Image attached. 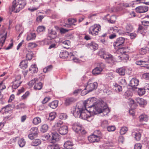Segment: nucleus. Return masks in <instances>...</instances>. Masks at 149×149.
<instances>
[{
	"mask_svg": "<svg viewBox=\"0 0 149 149\" xmlns=\"http://www.w3.org/2000/svg\"><path fill=\"white\" fill-rule=\"evenodd\" d=\"M67 117V115L65 113H61L59 116V118L61 120H65Z\"/></svg>",
	"mask_w": 149,
	"mask_h": 149,
	"instance_id": "obj_53",
	"label": "nucleus"
},
{
	"mask_svg": "<svg viewBox=\"0 0 149 149\" xmlns=\"http://www.w3.org/2000/svg\"><path fill=\"white\" fill-rule=\"evenodd\" d=\"M29 70L31 73H35L38 72V68L36 65H32L29 68Z\"/></svg>",
	"mask_w": 149,
	"mask_h": 149,
	"instance_id": "obj_27",
	"label": "nucleus"
},
{
	"mask_svg": "<svg viewBox=\"0 0 149 149\" xmlns=\"http://www.w3.org/2000/svg\"><path fill=\"white\" fill-rule=\"evenodd\" d=\"M68 20L69 24V25H67V27L68 28H71L72 26L76 25V24H75V23L77 22V20L76 19L72 18H69Z\"/></svg>",
	"mask_w": 149,
	"mask_h": 149,
	"instance_id": "obj_19",
	"label": "nucleus"
},
{
	"mask_svg": "<svg viewBox=\"0 0 149 149\" xmlns=\"http://www.w3.org/2000/svg\"><path fill=\"white\" fill-rule=\"evenodd\" d=\"M138 89V93L139 96L144 95L145 93V89L144 88H137Z\"/></svg>",
	"mask_w": 149,
	"mask_h": 149,
	"instance_id": "obj_42",
	"label": "nucleus"
},
{
	"mask_svg": "<svg viewBox=\"0 0 149 149\" xmlns=\"http://www.w3.org/2000/svg\"><path fill=\"white\" fill-rule=\"evenodd\" d=\"M128 128L127 127H122L120 130V133L121 135L125 134Z\"/></svg>",
	"mask_w": 149,
	"mask_h": 149,
	"instance_id": "obj_47",
	"label": "nucleus"
},
{
	"mask_svg": "<svg viewBox=\"0 0 149 149\" xmlns=\"http://www.w3.org/2000/svg\"><path fill=\"white\" fill-rule=\"evenodd\" d=\"M28 62L27 60H24L22 61L20 63L19 66L23 69H25L28 67Z\"/></svg>",
	"mask_w": 149,
	"mask_h": 149,
	"instance_id": "obj_20",
	"label": "nucleus"
},
{
	"mask_svg": "<svg viewBox=\"0 0 149 149\" xmlns=\"http://www.w3.org/2000/svg\"><path fill=\"white\" fill-rule=\"evenodd\" d=\"M142 147L141 144L140 143H137L135 145L134 149H141Z\"/></svg>",
	"mask_w": 149,
	"mask_h": 149,
	"instance_id": "obj_62",
	"label": "nucleus"
},
{
	"mask_svg": "<svg viewBox=\"0 0 149 149\" xmlns=\"http://www.w3.org/2000/svg\"><path fill=\"white\" fill-rule=\"evenodd\" d=\"M148 48L147 47L142 48L140 50L141 54H144L147 53L148 51Z\"/></svg>",
	"mask_w": 149,
	"mask_h": 149,
	"instance_id": "obj_48",
	"label": "nucleus"
},
{
	"mask_svg": "<svg viewBox=\"0 0 149 149\" xmlns=\"http://www.w3.org/2000/svg\"><path fill=\"white\" fill-rule=\"evenodd\" d=\"M101 30L100 26L99 24H95L94 25V33L95 35L98 34V31Z\"/></svg>",
	"mask_w": 149,
	"mask_h": 149,
	"instance_id": "obj_26",
	"label": "nucleus"
},
{
	"mask_svg": "<svg viewBox=\"0 0 149 149\" xmlns=\"http://www.w3.org/2000/svg\"><path fill=\"white\" fill-rule=\"evenodd\" d=\"M37 45L35 42H31L28 44V46L30 48H33L36 47Z\"/></svg>",
	"mask_w": 149,
	"mask_h": 149,
	"instance_id": "obj_55",
	"label": "nucleus"
},
{
	"mask_svg": "<svg viewBox=\"0 0 149 149\" xmlns=\"http://www.w3.org/2000/svg\"><path fill=\"white\" fill-rule=\"evenodd\" d=\"M10 9L12 12L17 13L19 12L22 9L19 5L18 4L17 1L15 0L13 2L12 6L10 8Z\"/></svg>",
	"mask_w": 149,
	"mask_h": 149,
	"instance_id": "obj_7",
	"label": "nucleus"
},
{
	"mask_svg": "<svg viewBox=\"0 0 149 149\" xmlns=\"http://www.w3.org/2000/svg\"><path fill=\"white\" fill-rule=\"evenodd\" d=\"M94 108L95 111L94 113V114H95L102 113L103 116H104L107 115L110 111L106 103L102 100H98L94 97Z\"/></svg>",
	"mask_w": 149,
	"mask_h": 149,
	"instance_id": "obj_2",
	"label": "nucleus"
},
{
	"mask_svg": "<svg viewBox=\"0 0 149 149\" xmlns=\"http://www.w3.org/2000/svg\"><path fill=\"white\" fill-rule=\"evenodd\" d=\"M149 119L148 116L145 114H142L139 117V120L141 122H147Z\"/></svg>",
	"mask_w": 149,
	"mask_h": 149,
	"instance_id": "obj_16",
	"label": "nucleus"
},
{
	"mask_svg": "<svg viewBox=\"0 0 149 149\" xmlns=\"http://www.w3.org/2000/svg\"><path fill=\"white\" fill-rule=\"evenodd\" d=\"M93 83H90V81H88L86 87L81 92V95L84 96L88 93L92 91L93 90Z\"/></svg>",
	"mask_w": 149,
	"mask_h": 149,
	"instance_id": "obj_8",
	"label": "nucleus"
},
{
	"mask_svg": "<svg viewBox=\"0 0 149 149\" xmlns=\"http://www.w3.org/2000/svg\"><path fill=\"white\" fill-rule=\"evenodd\" d=\"M125 39L124 38L120 37L118 38L114 43V47L123 46L124 45Z\"/></svg>",
	"mask_w": 149,
	"mask_h": 149,
	"instance_id": "obj_11",
	"label": "nucleus"
},
{
	"mask_svg": "<svg viewBox=\"0 0 149 149\" xmlns=\"http://www.w3.org/2000/svg\"><path fill=\"white\" fill-rule=\"evenodd\" d=\"M58 131L60 134L64 135L68 133V127L66 126H63L61 127L58 131Z\"/></svg>",
	"mask_w": 149,
	"mask_h": 149,
	"instance_id": "obj_14",
	"label": "nucleus"
},
{
	"mask_svg": "<svg viewBox=\"0 0 149 149\" xmlns=\"http://www.w3.org/2000/svg\"><path fill=\"white\" fill-rule=\"evenodd\" d=\"M125 55L124 54H122L119 56H118V59H119L120 60H121L124 59H125L126 60L128 59V58L127 56H125Z\"/></svg>",
	"mask_w": 149,
	"mask_h": 149,
	"instance_id": "obj_54",
	"label": "nucleus"
},
{
	"mask_svg": "<svg viewBox=\"0 0 149 149\" xmlns=\"http://www.w3.org/2000/svg\"><path fill=\"white\" fill-rule=\"evenodd\" d=\"M125 69L123 68H121L116 70V72L120 75H124L125 74Z\"/></svg>",
	"mask_w": 149,
	"mask_h": 149,
	"instance_id": "obj_34",
	"label": "nucleus"
},
{
	"mask_svg": "<svg viewBox=\"0 0 149 149\" xmlns=\"http://www.w3.org/2000/svg\"><path fill=\"white\" fill-rule=\"evenodd\" d=\"M142 131L141 130H139L137 132L135 133V138L137 141H139L140 140L141 137V133Z\"/></svg>",
	"mask_w": 149,
	"mask_h": 149,
	"instance_id": "obj_31",
	"label": "nucleus"
},
{
	"mask_svg": "<svg viewBox=\"0 0 149 149\" xmlns=\"http://www.w3.org/2000/svg\"><path fill=\"white\" fill-rule=\"evenodd\" d=\"M97 54L101 58H102L105 60L110 62L113 60V56L110 54L106 52L101 50L97 53Z\"/></svg>",
	"mask_w": 149,
	"mask_h": 149,
	"instance_id": "obj_3",
	"label": "nucleus"
},
{
	"mask_svg": "<svg viewBox=\"0 0 149 149\" xmlns=\"http://www.w3.org/2000/svg\"><path fill=\"white\" fill-rule=\"evenodd\" d=\"M147 63L146 61L142 60L137 61L135 62L136 64L139 65L141 67H145V65H147Z\"/></svg>",
	"mask_w": 149,
	"mask_h": 149,
	"instance_id": "obj_28",
	"label": "nucleus"
},
{
	"mask_svg": "<svg viewBox=\"0 0 149 149\" xmlns=\"http://www.w3.org/2000/svg\"><path fill=\"white\" fill-rule=\"evenodd\" d=\"M116 19V17L115 15H112L111 17L109 20H108V22L111 23L113 24L115 22Z\"/></svg>",
	"mask_w": 149,
	"mask_h": 149,
	"instance_id": "obj_52",
	"label": "nucleus"
},
{
	"mask_svg": "<svg viewBox=\"0 0 149 149\" xmlns=\"http://www.w3.org/2000/svg\"><path fill=\"white\" fill-rule=\"evenodd\" d=\"M45 29V27L42 26H39L37 29V31L38 32H41L44 31Z\"/></svg>",
	"mask_w": 149,
	"mask_h": 149,
	"instance_id": "obj_50",
	"label": "nucleus"
},
{
	"mask_svg": "<svg viewBox=\"0 0 149 149\" xmlns=\"http://www.w3.org/2000/svg\"><path fill=\"white\" fill-rule=\"evenodd\" d=\"M21 79V76L20 75H18L16 77L14 81L13 82L12 86L13 88L16 89L22 83V81H20Z\"/></svg>",
	"mask_w": 149,
	"mask_h": 149,
	"instance_id": "obj_10",
	"label": "nucleus"
},
{
	"mask_svg": "<svg viewBox=\"0 0 149 149\" xmlns=\"http://www.w3.org/2000/svg\"><path fill=\"white\" fill-rule=\"evenodd\" d=\"M58 102L56 100L52 102L51 103H49V106L52 108L53 109H55L58 106Z\"/></svg>",
	"mask_w": 149,
	"mask_h": 149,
	"instance_id": "obj_35",
	"label": "nucleus"
},
{
	"mask_svg": "<svg viewBox=\"0 0 149 149\" xmlns=\"http://www.w3.org/2000/svg\"><path fill=\"white\" fill-rule=\"evenodd\" d=\"M143 76L144 78L147 80H149V73L144 74Z\"/></svg>",
	"mask_w": 149,
	"mask_h": 149,
	"instance_id": "obj_64",
	"label": "nucleus"
},
{
	"mask_svg": "<svg viewBox=\"0 0 149 149\" xmlns=\"http://www.w3.org/2000/svg\"><path fill=\"white\" fill-rule=\"evenodd\" d=\"M38 80V79L34 78V79H32L29 82V85L30 86H32L34 84L35 85Z\"/></svg>",
	"mask_w": 149,
	"mask_h": 149,
	"instance_id": "obj_49",
	"label": "nucleus"
},
{
	"mask_svg": "<svg viewBox=\"0 0 149 149\" xmlns=\"http://www.w3.org/2000/svg\"><path fill=\"white\" fill-rule=\"evenodd\" d=\"M142 24L146 26H149V22L146 21H143L141 22Z\"/></svg>",
	"mask_w": 149,
	"mask_h": 149,
	"instance_id": "obj_63",
	"label": "nucleus"
},
{
	"mask_svg": "<svg viewBox=\"0 0 149 149\" xmlns=\"http://www.w3.org/2000/svg\"><path fill=\"white\" fill-rule=\"evenodd\" d=\"M6 29H2L0 33L1 36L0 38V49H1L6 38L7 32L6 31Z\"/></svg>",
	"mask_w": 149,
	"mask_h": 149,
	"instance_id": "obj_6",
	"label": "nucleus"
},
{
	"mask_svg": "<svg viewBox=\"0 0 149 149\" xmlns=\"http://www.w3.org/2000/svg\"><path fill=\"white\" fill-rule=\"evenodd\" d=\"M52 68V65H49L43 68V72L45 73H47L51 71Z\"/></svg>",
	"mask_w": 149,
	"mask_h": 149,
	"instance_id": "obj_44",
	"label": "nucleus"
},
{
	"mask_svg": "<svg viewBox=\"0 0 149 149\" xmlns=\"http://www.w3.org/2000/svg\"><path fill=\"white\" fill-rule=\"evenodd\" d=\"M69 55L68 52L66 51H63L61 52L59 54L60 57L63 58H66Z\"/></svg>",
	"mask_w": 149,
	"mask_h": 149,
	"instance_id": "obj_30",
	"label": "nucleus"
},
{
	"mask_svg": "<svg viewBox=\"0 0 149 149\" xmlns=\"http://www.w3.org/2000/svg\"><path fill=\"white\" fill-rule=\"evenodd\" d=\"M63 124V122L61 120L58 121L52 127V130L55 131H58L61 125Z\"/></svg>",
	"mask_w": 149,
	"mask_h": 149,
	"instance_id": "obj_15",
	"label": "nucleus"
},
{
	"mask_svg": "<svg viewBox=\"0 0 149 149\" xmlns=\"http://www.w3.org/2000/svg\"><path fill=\"white\" fill-rule=\"evenodd\" d=\"M41 122L40 118L37 117L34 118L33 120V123L35 125H37Z\"/></svg>",
	"mask_w": 149,
	"mask_h": 149,
	"instance_id": "obj_39",
	"label": "nucleus"
},
{
	"mask_svg": "<svg viewBox=\"0 0 149 149\" xmlns=\"http://www.w3.org/2000/svg\"><path fill=\"white\" fill-rule=\"evenodd\" d=\"M74 101L75 100L72 97L68 98L66 99L65 104L66 105H68Z\"/></svg>",
	"mask_w": 149,
	"mask_h": 149,
	"instance_id": "obj_36",
	"label": "nucleus"
},
{
	"mask_svg": "<svg viewBox=\"0 0 149 149\" xmlns=\"http://www.w3.org/2000/svg\"><path fill=\"white\" fill-rule=\"evenodd\" d=\"M30 131L31 133L34 134L35 135H37L38 132V130L37 127H32Z\"/></svg>",
	"mask_w": 149,
	"mask_h": 149,
	"instance_id": "obj_46",
	"label": "nucleus"
},
{
	"mask_svg": "<svg viewBox=\"0 0 149 149\" xmlns=\"http://www.w3.org/2000/svg\"><path fill=\"white\" fill-rule=\"evenodd\" d=\"M96 67L94 69V75H97L101 73L103 69L105 67V64L102 63L96 64Z\"/></svg>",
	"mask_w": 149,
	"mask_h": 149,
	"instance_id": "obj_5",
	"label": "nucleus"
},
{
	"mask_svg": "<svg viewBox=\"0 0 149 149\" xmlns=\"http://www.w3.org/2000/svg\"><path fill=\"white\" fill-rule=\"evenodd\" d=\"M29 94V92L27 91H26L25 94L21 97V99L22 100H24L26 99L28 97Z\"/></svg>",
	"mask_w": 149,
	"mask_h": 149,
	"instance_id": "obj_58",
	"label": "nucleus"
},
{
	"mask_svg": "<svg viewBox=\"0 0 149 149\" xmlns=\"http://www.w3.org/2000/svg\"><path fill=\"white\" fill-rule=\"evenodd\" d=\"M126 31L127 33H129L131 32L133 30L132 26L130 23L127 24L125 26Z\"/></svg>",
	"mask_w": 149,
	"mask_h": 149,
	"instance_id": "obj_33",
	"label": "nucleus"
},
{
	"mask_svg": "<svg viewBox=\"0 0 149 149\" xmlns=\"http://www.w3.org/2000/svg\"><path fill=\"white\" fill-rule=\"evenodd\" d=\"M57 36V33L55 31L51 30L48 34V37L51 39L54 38Z\"/></svg>",
	"mask_w": 149,
	"mask_h": 149,
	"instance_id": "obj_24",
	"label": "nucleus"
},
{
	"mask_svg": "<svg viewBox=\"0 0 149 149\" xmlns=\"http://www.w3.org/2000/svg\"><path fill=\"white\" fill-rule=\"evenodd\" d=\"M84 108L88 109H93V97L88 98V100L83 103Z\"/></svg>",
	"mask_w": 149,
	"mask_h": 149,
	"instance_id": "obj_9",
	"label": "nucleus"
},
{
	"mask_svg": "<svg viewBox=\"0 0 149 149\" xmlns=\"http://www.w3.org/2000/svg\"><path fill=\"white\" fill-rule=\"evenodd\" d=\"M136 12L138 13H144L147 12L148 10V7L146 6H138L136 8Z\"/></svg>",
	"mask_w": 149,
	"mask_h": 149,
	"instance_id": "obj_12",
	"label": "nucleus"
},
{
	"mask_svg": "<svg viewBox=\"0 0 149 149\" xmlns=\"http://www.w3.org/2000/svg\"><path fill=\"white\" fill-rule=\"evenodd\" d=\"M93 112V109H88L85 108H79L78 107L75 109L73 112V115L76 118H79L84 120H86L90 122L93 119V116L91 113Z\"/></svg>",
	"mask_w": 149,
	"mask_h": 149,
	"instance_id": "obj_1",
	"label": "nucleus"
},
{
	"mask_svg": "<svg viewBox=\"0 0 149 149\" xmlns=\"http://www.w3.org/2000/svg\"><path fill=\"white\" fill-rule=\"evenodd\" d=\"M125 47L119 48L118 49L117 51V52L118 54H122L125 53L126 51L124 50Z\"/></svg>",
	"mask_w": 149,
	"mask_h": 149,
	"instance_id": "obj_56",
	"label": "nucleus"
},
{
	"mask_svg": "<svg viewBox=\"0 0 149 149\" xmlns=\"http://www.w3.org/2000/svg\"><path fill=\"white\" fill-rule=\"evenodd\" d=\"M106 78L109 79H112L114 77L113 76L111 73L107 74L105 75Z\"/></svg>",
	"mask_w": 149,
	"mask_h": 149,
	"instance_id": "obj_57",
	"label": "nucleus"
},
{
	"mask_svg": "<svg viewBox=\"0 0 149 149\" xmlns=\"http://www.w3.org/2000/svg\"><path fill=\"white\" fill-rule=\"evenodd\" d=\"M72 128L75 132L79 134L81 133V134H84L86 133V131L79 123H74L73 125Z\"/></svg>",
	"mask_w": 149,
	"mask_h": 149,
	"instance_id": "obj_4",
	"label": "nucleus"
},
{
	"mask_svg": "<svg viewBox=\"0 0 149 149\" xmlns=\"http://www.w3.org/2000/svg\"><path fill=\"white\" fill-rule=\"evenodd\" d=\"M113 86V89L117 92H119L122 91V87L118 84H115Z\"/></svg>",
	"mask_w": 149,
	"mask_h": 149,
	"instance_id": "obj_40",
	"label": "nucleus"
},
{
	"mask_svg": "<svg viewBox=\"0 0 149 149\" xmlns=\"http://www.w3.org/2000/svg\"><path fill=\"white\" fill-rule=\"evenodd\" d=\"M52 139L57 141L59 140L60 136L57 133H52Z\"/></svg>",
	"mask_w": 149,
	"mask_h": 149,
	"instance_id": "obj_32",
	"label": "nucleus"
},
{
	"mask_svg": "<svg viewBox=\"0 0 149 149\" xmlns=\"http://www.w3.org/2000/svg\"><path fill=\"white\" fill-rule=\"evenodd\" d=\"M37 136V135H35L31 133L28 135V137L30 139L32 140L36 138Z\"/></svg>",
	"mask_w": 149,
	"mask_h": 149,
	"instance_id": "obj_61",
	"label": "nucleus"
},
{
	"mask_svg": "<svg viewBox=\"0 0 149 149\" xmlns=\"http://www.w3.org/2000/svg\"><path fill=\"white\" fill-rule=\"evenodd\" d=\"M47 148L48 149H59L60 148L58 144H52L48 146Z\"/></svg>",
	"mask_w": 149,
	"mask_h": 149,
	"instance_id": "obj_41",
	"label": "nucleus"
},
{
	"mask_svg": "<svg viewBox=\"0 0 149 149\" xmlns=\"http://www.w3.org/2000/svg\"><path fill=\"white\" fill-rule=\"evenodd\" d=\"M116 129V127L114 126H110L107 127V130L109 132H112L114 131Z\"/></svg>",
	"mask_w": 149,
	"mask_h": 149,
	"instance_id": "obj_59",
	"label": "nucleus"
},
{
	"mask_svg": "<svg viewBox=\"0 0 149 149\" xmlns=\"http://www.w3.org/2000/svg\"><path fill=\"white\" fill-rule=\"evenodd\" d=\"M18 143L20 147H22L25 146L26 141L23 138L19 139L18 141Z\"/></svg>",
	"mask_w": 149,
	"mask_h": 149,
	"instance_id": "obj_38",
	"label": "nucleus"
},
{
	"mask_svg": "<svg viewBox=\"0 0 149 149\" xmlns=\"http://www.w3.org/2000/svg\"><path fill=\"white\" fill-rule=\"evenodd\" d=\"M98 134L97 135L94 134V143L95 142H97L100 141V139L101 138V134L100 132L98 131Z\"/></svg>",
	"mask_w": 149,
	"mask_h": 149,
	"instance_id": "obj_25",
	"label": "nucleus"
},
{
	"mask_svg": "<svg viewBox=\"0 0 149 149\" xmlns=\"http://www.w3.org/2000/svg\"><path fill=\"white\" fill-rule=\"evenodd\" d=\"M109 124L107 120H103L101 123V126L103 127H105Z\"/></svg>",
	"mask_w": 149,
	"mask_h": 149,
	"instance_id": "obj_60",
	"label": "nucleus"
},
{
	"mask_svg": "<svg viewBox=\"0 0 149 149\" xmlns=\"http://www.w3.org/2000/svg\"><path fill=\"white\" fill-rule=\"evenodd\" d=\"M36 37L35 33H31L28 34L26 39L27 41H29L35 39Z\"/></svg>",
	"mask_w": 149,
	"mask_h": 149,
	"instance_id": "obj_18",
	"label": "nucleus"
},
{
	"mask_svg": "<svg viewBox=\"0 0 149 149\" xmlns=\"http://www.w3.org/2000/svg\"><path fill=\"white\" fill-rule=\"evenodd\" d=\"M74 146L73 143L70 141L65 142L64 145V147L67 149H72Z\"/></svg>",
	"mask_w": 149,
	"mask_h": 149,
	"instance_id": "obj_17",
	"label": "nucleus"
},
{
	"mask_svg": "<svg viewBox=\"0 0 149 149\" xmlns=\"http://www.w3.org/2000/svg\"><path fill=\"white\" fill-rule=\"evenodd\" d=\"M139 81L136 78H133L130 81L129 86L132 88L137 89L136 87L139 84Z\"/></svg>",
	"mask_w": 149,
	"mask_h": 149,
	"instance_id": "obj_13",
	"label": "nucleus"
},
{
	"mask_svg": "<svg viewBox=\"0 0 149 149\" xmlns=\"http://www.w3.org/2000/svg\"><path fill=\"white\" fill-rule=\"evenodd\" d=\"M63 45L64 47L66 48H68V47L70 45V42L69 40H66L64 41L63 43Z\"/></svg>",
	"mask_w": 149,
	"mask_h": 149,
	"instance_id": "obj_51",
	"label": "nucleus"
},
{
	"mask_svg": "<svg viewBox=\"0 0 149 149\" xmlns=\"http://www.w3.org/2000/svg\"><path fill=\"white\" fill-rule=\"evenodd\" d=\"M135 100L137 103L140 105H145L147 104L146 101L143 99L139 97H137L136 98Z\"/></svg>",
	"mask_w": 149,
	"mask_h": 149,
	"instance_id": "obj_23",
	"label": "nucleus"
},
{
	"mask_svg": "<svg viewBox=\"0 0 149 149\" xmlns=\"http://www.w3.org/2000/svg\"><path fill=\"white\" fill-rule=\"evenodd\" d=\"M25 53L26 59L31 60L33 56V52L31 51L26 50L25 51Z\"/></svg>",
	"mask_w": 149,
	"mask_h": 149,
	"instance_id": "obj_22",
	"label": "nucleus"
},
{
	"mask_svg": "<svg viewBox=\"0 0 149 149\" xmlns=\"http://www.w3.org/2000/svg\"><path fill=\"white\" fill-rule=\"evenodd\" d=\"M41 143V141L38 139H34L31 143V145L33 146H37Z\"/></svg>",
	"mask_w": 149,
	"mask_h": 149,
	"instance_id": "obj_37",
	"label": "nucleus"
},
{
	"mask_svg": "<svg viewBox=\"0 0 149 149\" xmlns=\"http://www.w3.org/2000/svg\"><path fill=\"white\" fill-rule=\"evenodd\" d=\"M48 128V126L47 124L42 125L41 128L40 130L43 132H45L47 131Z\"/></svg>",
	"mask_w": 149,
	"mask_h": 149,
	"instance_id": "obj_45",
	"label": "nucleus"
},
{
	"mask_svg": "<svg viewBox=\"0 0 149 149\" xmlns=\"http://www.w3.org/2000/svg\"><path fill=\"white\" fill-rule=\"evenodd\" d=\"M42 87V83L38 80L34 87V89L36 90H39L41 89Z\"/></svg>",
	"mask_w": 149,
	"mask_h": 149,
	"instance_id": "obj_21",
	"label": "nucleus"
},
{
	"mask_svg": "<svg viewBox=\"0 0 149 149\" xmlns=\"http://www.w3.org/2000/svg\"><path fill=\"white\" fill-rule=\"evenodd\" d=\"M56 116V113L55 112L50 113L49 114V119L51 121L54 120Z\"/></svg>",
	"mask_w": 149,
	"mask_h": 149,
	"instance_id": "obj_43",
	"label": "nucleus"
},
{
	"mask_svg": "<svg viewBox=\"0 0 149 149\" xmlns=\"http://www.w3.org/2000/svg\"><path fill=\"white\" fill-rule=\"evenodd\" d=\"M17 2L22 9L24 8L26 3V0H18Z\"/></svg>",
	"mask_w": 149,
	"mask_h": 149,
	"instance_id": "obj_29",
	"label": "nucleus"
}]
</instances>
